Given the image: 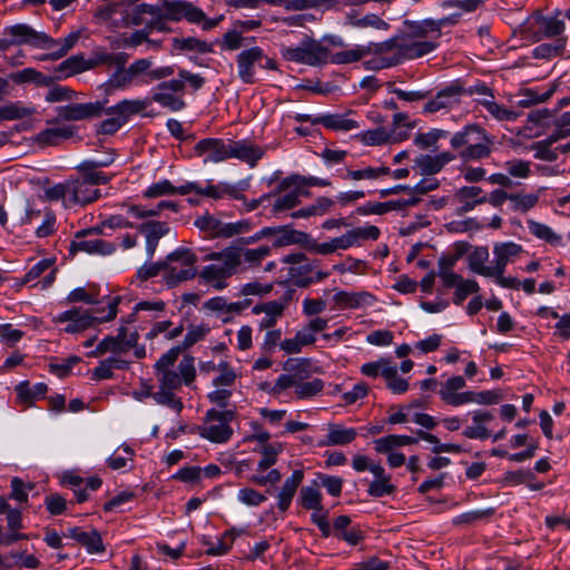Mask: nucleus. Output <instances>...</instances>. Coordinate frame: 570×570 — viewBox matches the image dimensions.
<instances>
[{
  "label": "nucleus",
  "instance_id": "8fccbe9b",
  "mask_svg": "<svg viewBox=\"0 0 570 570\" xmlns=\"http://www.w3.org/2000/svg\"><path fill=\"white\" fill-rule=\"evenodd\" d=\"M527 225L529 232L538 239L544 240L552 246L563 245L562 236L554 232L550 226L534 219H528Z\"/></svg>",
  "mask_w": 570,
  "mask_h": 570
},
{
  "label": "nucleus",
  "instance_id": "a18cd8bd",
  "mask_svg": "<svg viewBox=\"0 0 570 570\" xmlns=\"http://www.w3.org/2000/svg\"><path fill=\"white\" fill-rule=\"evenodd\" d=\"M313 124H320L327 129L341 131H350L360 127V124L356 120L335 114L315 117L313 118Z\"/></svg>",
  "mask_w": 570,
  "mask_h": 570
},
{
  "label": "nucleus",
  "instance_id": "bf43d9fd",
  "mask_svg": "<svg viewBox=\"0 0 570 570\" xmlns=\"http://www.w3.org/2000/svg\"><path fill=\"white\" fill-rule=\"evenodd\" d=\"M374 480L371 482L368 487V494L375 498H380L386 494H391L395 487L391 483V476L385 473L384 468L382 466L381 473H373Z\"/></svg>",
  "mask_w": 570,
  "mask_h": 570
},
{
  "label": "nucleus",
  "instance_id": "aec40b11",
  "mask_svg": "<svg viewBox=\"0 0 570 570\" xmlns=\"http://www.w3.org/2000/svg\"><path fill=\"white\" fill-rule=\"evenodd\" d=\"M380 229L374 225L355 227L345 234L335 237V244L338 250H345L353 246H361L365 240H376L380 237Z\"/></svg>",
  "mask_w": 570,
  "mask_h": 570
},
{
  "label": "nucleus",
  "instance_id": "a211bd4d",
  "mask_svg": "<svg viewBox=\"0 0 570 570\" xmlns=\"http://www.w3.org/2000/svg\"><path fill=\"white\" fill-rule=\"evenodd\" d=\"M312 267L304 254L287 255V285L293 284L297 287H307L312 282L308 275Z\"/></svg>",
  "mask_w": 570,
  "mask_h": 570
},
{
  "label": "nucleus",
  "instance_id": "f03ea898",
  "mask_svg": "<svg viewBox=\"0 0 570 570\" xmlns=\"http://www.w3.org/2000/svg\"><path fill=\"white\" fill-rule=\"evenodd\" d=\"M438 42L424 39L404 40L402 37H393L379 42V51L383 55L379 58H370L364 65L368 70H381L401 63L405 59H417L434 51Z\"/></svg>",
  "mask_w": 570,
  "mask_h": 570
},
{
  "label": "nucleus",
  "instance_id": "c756f323",
  "mask_svg": "<svg viewBox=\"0 0 570 570\" xmlns=\"http://www.w3.org/2000/svg\"><path fill=\"white\" fill-rule=\"evenodd\" d=\"M455 200L460 204L458 215H463L475 208L476 205L487 203V196L478 186H463L455 191Z\"/></svg>",
  "mask_w": 570,
  "mask_h": 570
},
{
  "label": "nucleus",
  "instance_id": "de8ad7c7",
  "mask_svg": "<svg viewBox=\"0 0 570 570\" xmlns=\"http://www.w3.org/2000/svg\"><path fill=\"white\" fill-rule=\"evenodd\" d=\"M482 92L485 94L488 98L480 100V104L493 118L501 121H513L518 118V112L508 109L504 106L499 105L497 101H494L492 94L489 91L487 87L482 88Z\"/></svg>",
  "mask_w": 570,
  "mask_h": 570
},
{
  "label": "nucleus",
  "instance_id": "5fc2aeb1",
  "mask_svg": "<svg viewBox=\"0 0 570 570\" xmlns=\"http://www.w3.org/2000/svg\"><path fill=\"white\" fill-rule=\"evenodd\" d=\"M36 108L22 101H13L0 107V120H17L32 116Z\"/></svg>",
  "mask_w": 570,
  "mask_h": 570
},
{
  "label": "nucleus",
  "instance_id": "dca6fc26",
  "mask_svg": "<svg viewBox=\"0 0 570 570\" xmlns=\"http://www.w3.org/2000/svg\"><path fill=\"white\" fill-rule=\"evenodd\" d=\"M328 48L317 41H304L296 48L287 49V60L306 65L327 63Z\"/></svg>",
  "mask_w": 570,
  "mask_h": 570
},
{
  "label": "nucleus",
  "instance_id": "cd10ccee",
  "mask_svg": "<svg viewBox=\"0 0 570 570\" xmlns=\"http://www.w3.org/2000/svg\"><path fill=\"white\" fill-rule=\"evenodd\" d=\"M472 425L466 426L462 434L471 440H485L491 436L487 424L494 419L491 411L475 410L471 412Z\"/></svg>",
  "mask_w": 570,
  "mask_h": 570
},
{
  "label": "nucleus",
  "instance_id": "5701e85b",
  "mask_svg": "<svg viewBox=\"0 0 570 570\" xmlns=\"http://www.w3.org/2000/svg\"><path fill=\"white\" fill-rule=\"evenodd\" d=\"M376 47H379V42H372L368 43L367 46H355L354 48L337 51L334 53H332L328 50L327 62L345 65L358 61L370 55L372 56L371 58H379L380 56L382 57L383 55L379 51Z\"/></svg>",
  "mask_w": 570,
  "mask_h": 570
},
{
  "label": "nucleus",
  "instance_id": "3c124183",
  "mask_svg": "<svg viewBox=\"0 0 570 570\" xmlns=\"http://www.w3.org/2000/svg\"><path fill=\"white\" fill-rule=\"evenodd\" d=\"M73 130L69 126H56L41 130L36 138V141L42 146H53L60 140L70 138Z\"/></svg>",
  "mask_w": 570,
  "mask_h": 570
},
{
  "label": "nucleus",
  "instance_id": "58836bf2",
  "mask_svg": "<svg viewBox=\"0 0 570 570\" xmlns=\"http://www.w3.org/2000/svg\"><path fill=\"white\" fill-rule=\"evenodd\" d=\"M195 188L193 185L183 184L179 186H175L170 180L168 179H161L159 181H156L151 184L149 187H147L142 196L145 198H158L163 196H173V195H188L191 193V189Z\"/></svg>",
  "mask_w": 570,
  "mask_h": 570
},
{
  "label": "nucleus",
  "instance_id": "20e7f679",
  "mask_svg": "<svg viewBox=\"0 0 570 570\" xmlns=\"http://www.w3.org/2000/svg\"><path fill=\"white\" fill-rule=\"evenodd\" d=\"M119 299L111 298L108 303V312L106 315H99L98 309H82L73 307L57 314L53 322L57 324H66L63 331L69 334H77L94 326L96 323H104L114 320L117 315V306Z\"/></svg>",
  "mask_w": 570,
  "mask_h": 570
},
{
  "label": "nucleus",
  "instance_id": "338daca9",
  "mask_svg": "<svg viewBox=\"0 0 570 570\" xmlns=\"http://www.w3.org/2000/svg\"><path fill=\"white\" fill-rule=\"evenodd\" d=\"M539 198V193L510 194L509 200L513 210L525 213L537 206Z\"/></svg>",
  "mask_w": 570,
  "mask_h": 570
},
{
  "label": "nucleus",
  "instance_id": "f257e3e1",
  "mask_svg": "<svg viewBox=\"0 0 570 570\" xmlns=\"http://www.w3.org/2000/svg\"><path fill=\"white\" fill-rule=\"evenodd\" d=\"M179 355V348H170L163 354L155 364V375L158 382V391L154 394V400L166 405L177 413L183 410V402L176 397L175 392L183 384L190 385L196 376L194 358L185 356L177 367L175 366Z\"/></svg>",
  "mask_w": 570,
  "mask_h": 570
},
{
  "label": "nucleus",
  "instance_id": "412c9836",
  "mask_svg": "<svg viewBox=\"0 0 570 570\" xmlns=\"http://www.w3.org/2000/svg\"><path fill=\"white\" fill-rule=\"evenodd\" d=\"M104 106L101 102H87V104H69L66 106L57 107V115L68 121H77L98 117L101 115Z\"/></svg>",
  "mask_w": 570,
  "mask_h": 570
},
{
  "label": "nucleus",
  "instance_id": "9d476101",
  "mask_svg": "<svg viewBox=\"0 0 570 570\" xmlns=\"http://www.w3.org/2000/svg\"><path fill=\"white\" fill-rule=\"evenodd\" d=\"M197 433L213 443L227 442L233 434L227 413L209 410L203 423L197 426Z\"/></svg>",
  "mask_w": 570,
  "mask_h": 570
},
{
  "label": "nucleus",
  "instance_id": "4be33fe9",
  "mask_svg": "<svg viewBox=\"0 0 570 570\" xmlns=\"http://www.w3.org/2000/svg\"><path fill=\"white\" fill-rule=\"evenodd\" d=\"M101 194L97 187H92L90 181L82 178L69 179V204L70 207L80 205L85 206L98 198Z\"/></svg>",
  "mask_w": 570,
  "mask_h": 570
},
{
  "label": "nucleus",
  "instance_id": "f704fd0d",
  "mask_svg": "<svg viewBox=\"0 0 570 570\" xmlns=\"http://www.w3.org/2000/svg\"><path fill=\"white\" fill-rule=\"evenodd\" d=\"M333 301L342 308H361L372 306L376 298L368 292L338 291L334 294Z\"/></svg>",
  "mask_w": 570,
  "mask_h": 570
},
{
  "label": "nucleus",
  "instance_id": "2eb2a0df",
  "mask_svg": "<svg viewBox=\"0 0 570 570\" xmlns=\"http://www.w3.org/2000/svg\"><path fill=\"white\" fill-rule=\"evenodd\" d=\"M184 90L181 80H168L159 83L153 94V100L171 111H179L185 107L180 94Z\"/></svg>",
  "mask_w": 570,
  "mask_h": 570
},
{
  "label": "nucleus",
  "instance_id": "7c9ffc66",
  "mask_svg": "<svg viewBox=\"0 0 570 570\" xmlns=\"http://www.w3.org/2000/svg\"><path fill=\"white\" fill-rule=\"evenodd\" d=\"M52 265L53 262L49 258L39 261L24 274L22 278L18 279L17 285L23 286L46 274L41 281V287L48 288L52 285L56 278V269L52 267Z\"/></svg>",
  "mask_w": 570,
  "mask_h": 570
},
{
  "label": "nucleus",
  "instance_id": "79ce46f5",
  "mask_svg": "<svg viewBox=\"0 0 570 570\" xmlns=\"http://www.w3.org/2000/svg\"><path fill=\"white\" fill-rule=\"evenodd\" d=\"M489 249L485 246H476L468 256L469 269L480 276L490 277L493 274V265L488 266Z\"/></svg>",
  "mask_w": 570,
  "mask_h": 570
},
{
  "label": "nucleus",
  "instance_id": "4468645a",
  "mask_svg": "<svg viewBox=\"0 0 570 570\" xmlns=\"http://www.w3.org/2000/svg\"><path fill=\"white\" fill-rule=\"evenodd\" d=\"M299 500L303 508L314 510L312 519L317 524L320 531L323 534H328L331 527L326 514L323 512L322 494L317 484L314 482L313 485L302 488Z\"/></svg>",
  "mask_w": 570,
  "mask_h": 570
},
{
  "label": "nucleus",
  "instance_id": "774afa93",
  "mask_svg": "<svg viewBox=\"0 0 570 570\" xmlns=\"http://www.w3.org/2000/svg\"><path fill=\"white\" fill-rule=\"evenodd\" d=\"M132 456L131 448L121 445L107 459V463L112 470H124L132 462Z\"/></svg>",
  "mask_w": 570,
  "mask_h": 570
},
{
  "label": "nucleus",
  "instance_id": "0eeeda50",
  "mask_svg": "<svg viewBox=\"0 0 570 570\" xmlns=\"http://www.w3.org/2000/svg\"><path fill=\"white\" fill-rule=\"evenodd\" d=\"M1 43L4 51L12 46H30L38 49H51L56 43L55 39L42 31L35 30L27 23H16L3 28Z\"/></svg>",
  "mask_w": 570,
  "mask_h": 570
},
{
  "label": "nucleus",
  "instance_id": "6ab92c4d",
  "mask_svg": "<svg viewBox=\"0 0 570 570\" xmlns=\"http://www.w3.org/2000/svg\"><path fill=\"white\" fill-rule=\"evenodd\" d=\"M465 386L466 382L463 376L453 375L441 383L438 394L446 405L460 407L465 405L468 391H462Z\"/></svg>",
  "mask_w": 570,
  "mask_h": 570
},
{
  "label": "nucleus",
  "instance_id": "6e6552de",
  "mask_svg": "<svg viewBox=\"0 0 570 570\" xmlns=\"http://www.w3.org/2000/svg\"><path fill=\"white\" fill-rule=\"evenodd\" d=\"M238 77L244 83H254L256 81V69L263 68L276 70L277 65L274 59L266 56L262 48L252 47L242 50L236 57Z\"/></svg>",
  "mask_w": 570,
  "mask_h": 570
},
{
  "label": "nucleus",
  "instance_id": "c85d7f7f",
  "mask_svg": "<svg viewBox=\"0 0 570 570\" xmlns=\"http://www.w3.org/2000/svg\"><path fill=\"white\" fill-rule=\"evenodd\" d=\"M562 14L561 10H556L554 14L551 17L535 16L533 17L534 23L538 28L537 31V40H541L543 38H553V37H562L561 35L564 31V22L560 19Z\"/></svg>",
  "mask_w": 570,
  "mask_h": 570
},
{
  "label": "nucleus",
  "instance_id": "864d4df0",
  "mask_svg": "<svg viewBox=\"0 0 570 570\" xmlns=\"http://www.w3.org/2000/svg\"><path fill=\"white\" fill-rule=\"evenodd\" d=\"M204 307L219 316H230L239 314L243 311V305L239 302L228 303L223 296H216L207 299Z\"/></svg>",
  "mask_w": 570,
  "mask_h": 570
},
{
  "label": "nucleus",
  "instance_id": "9b49d317",
  "mask_svg": "<svg viewBox=\"0 0 570 570\" xmlns=\"http://www.w3.org/2000/svg\"><path fill=\"white\" fill-rule=\"evenodd\" d=\"M227 249L237 273L258 267L271 254L268 246L249 248L240 244H235L228 246Z\"/></svg>",
  "mask_w": 570,
  "mask_h": 570
},
{
  "label": "nucleus",
  "instance_id": "e2e57ef3",
  "mask_svg": "<svg viewBox=\"0 0 570 570\" xmlns=\"http://www.w3.org/2000/svg\"><path fill=\"white\" fill-rule=\"evenodd\" d=\"M566 42V37H559L551 43H541L533 49V57L537 59L554 58L563 51Z\"/></svg>",
  "mask_w": 570,
  "mask_h": 570
},
{
  "label": "nucleus",
  "instance_id": "6e6d98bb",
  "mask_svg": "<svg viewBox=\"0 0 570 570\" xmlns=\"http://www.w3.org/2000/svg\"><path fill=\"white\" fill-rule=\"evenodd\" d=\"M216 372L217 375L213 379L214 386L232 389L240 377V373L224 360L217 363Z\"/></svg>",
  "mask_w": 570,
  "mask_h": 570
},
{
  "label": "nucleus",
  "instance_id": "72a5a7b5",
  "mask_svg": "<svg viewBox=\"0 0 570 570\" xmlns=\"http://www.w3.org/2000/svg\"><path fill=\"white\" fill-rule=\"evenodd\" d=\"M462 91L460 86L454 85L440 90L432 100L425 104L424 111L436 112L442 109L451 108L459 104Z\"/></svg>",
  "mask_w": 570,
  "mask_h": 570
},
{
  "label": "nucleus",
  "instance_id": "13d9d810",
  "mask_svg": "<svg viewBox=\"0 0 570 570\" xmlns=\"http://www.w3.org/2000/svg\"><path fill=\"white\" fill-rule=\"evenodd\" d=\"M390 174V168L386 166L380 167H364L360 169H346L344 175L345 179L350 180H375L382 176Z\"/></svg>",
  "mask_w": 570,
  "mask_h": 570
},
{
  "label": "nucleus",
  "instance_id": "37998d69",
  "mask_svg": "<svg viewBox=\"0 0 570 570\" xmlns=\"http://www.w3.org/2000/svg\"><path fill=\"white\" fill-rule=\"evenodd\" d=\"M14 390L20 403L31 405L35 401L45 397L48 386L45 383H36L31 386L28 381H22L16 385Z\"/></svg>",
  "mask_w": 570,
  "mask_h": 570
},
{
  "label": "nucleus",
  "instance_id": "a878e982",
  "mask_svg": "<svg viewBox=\"0 0 570 570\" xmlns=\"http://www.w3.org/2000/svg\"><path fill=\"white\" fill-rule=\"evenodd\" d=\"M230 158L238 159L254 167L257 161L264 156V149L250 142L249 140H233L230 139Z\"/></svg>",
  "mask_w": 570,
  "mask_h": 570
},
{
  "label": "nucleus",
  "instance_id": "603ef678",
  "mask_svg": "<svg viewBox=\"0 0 570 570\" xmlns=\"http://www.w3.org/2000/svg\"><path fill=\"white\" fill-rule=\"evenodd\" d=\"M261 453V460L257 462L256 471L257 472H266L271 466H273L278 456L283 453V444L282 443H273V444H263L261 449H255Z\"/></svg>",
  "mask_w": 570,
  "mask_h": 570
},
{
  "label": "nucleus",
  "instance_id": "bb28decb",
  "mask_svg": "<svg viewBox=\"0 0 570 570\" xmlns=\"http://www.w3.org/2000/svg\"><path fill=\"white\" fill-rule=\"evenodd\" d=\"M523 252L521 245L514 242H502L493 245V272H505L507 265Z\"/></svg>",
  "mask_w": 570,
  "mask_h": 570
},
{
  "label": "nucleus",
  "instance_id": "c9c22d12",
  "mask_svg": "<svg viewBox=\"0 0 570 570\" xmlns=\"http://www.w3.org/2000/svg\"><path fill=\"white\" fill-rule=\"evenodd\" d=\"M453 159L454 155L450 151H443L438 155H422L415 159V166L421 175L432 176L440 173Z\"/></svg>",
  "mask_w": 570,
  "mask_h": 570
},
{
  "label": "nucleus",
  "instance_id": "c03bdc74",
  "mask_svg": "<svg viewBox=\"0 0 570 570\" xmlns=\"http://www.w3.org/2000/svg\"><path fill=\"white\" fill-rule=\"evenodd\" d=\"M445 288H454L453 303L461 305L469 295H475L480 291V285L475 279L463 278L461 275L450 285H443Z\"/></svg>",
  "mask_w": 570,
  "mask_h": 570
},
{
  "label": "nucleus",
  "instance_id": "393cba45",
  "mask_svg": "<svg viewBox=\"0 0 570 570\" xmlns=\"http://www.w3.org/2000/svg\"><path fill=\"white\" fill-rule=\"evenodd\" d=\"M326 435L318 442L320 446H344L352 443L357 436V430L337 423H330Z\"/></svg>",
  "mask_w": 570,
  "mask_h": 570
},
{
  "label": "nucleus",
  "instance_id": "f8f14e48",
  "mask_svg": "<svg viewBox=\"0 0 570 570\" xmlns=\"http://www.w3.org/2000/svg\"><path fill=\"white\" fill-rule=\"evenodd\" d=\"M167 17L171 20L186 19L190 23H202L204 30H209L216 27L218 20L208 19L205 12L187 1H174L166 6Z\"/></svg>",
  "mask_w": 570,
  "mask_h": 570
},
{
  "label": "nucleus",
  "instance_id": "b1692460",
  "mask_svg": "<svg viewBox=\"0 0 570 570\" xmlns=\"http://www.w3.org/2000/svg\"><path fill=\"white\" fill-rule=\"evenodd\" d=\"M558 135L552 132L544 140L538 141L533 147L534 157L546 161H553L560 154H567L570 150V140L558 145L562 140Z\"/></svg>",
  "mask_w": 570,
  "mask_h": 570
},
{
  "label": "nucleus",
  "instance_id": "e433bc0d",
  "mask_svg": "<svg viewBox=\"0 0 570 570\" xmlns=\"http://www.w3.org/2000/svg\"><path fill=\"white\" fill-rule=\"evenodd\" d=\"M146 237V250L151 257L161 237L169 233V226L165 222L150 220L137 226Z\"/></svg>",
  "mask_w": 570,
  "mask_h": 570
},
{
  "label": "nucleus",
  "instance_id": "ddd939ff",
  "mask_svg": "<svg viewBox=\"0 0 570 570\" xmlns=\"http://www.w3.org/2000/svg\"><path fill=\"white\" fill-rule=\"evenodd\" d=\"M445 23V19L433 20L424 19L421 21H405L401 33L396 37H402L404 40L424 39L436 41L441 37V28Z\"/></svg>",
  "mask_w": 570,
  "mask_h": 570
},
{
  "label": "nucleus",
  "instance_id": "680f3d73",
  "mask_svg": "<svg viewBox=\"0 0 570 570\" xmlns=\"http://www.w3.org/2000/svg\"><path fill=\"white\" fill-rule=\"evenodd\" d=\"M459 261L451 254L441 256L438 261V276L443 285H450L454 279H458L460 274L454 272V267Z\"/></svg>",
  "mask_w": 570,
  "mask_h": 570
},
{
  "label": "nucleus",
  "instance_id": "4c0bfd02",
  "mask_svg": "<svg viewBox=\"0 0 570 570\" xmlns=\"http://www.w3.org/2000/svg\"><path fill=\"white\" fill-rule=\"evenodd\" d=\"M309 188L307 176L296 174L287 176V209L298 205L302 198L311 197Z\"/></svg>",
  "mask_w": 570,
  "mask_h": 570
},
{
  "label": "nucleus",
  "instance_id": "1a4fd4ad",
  "mask_svg": "<svg viewBox=\"0 0 570 570\" xmlns=\"http://www.w3.org/2000/svg\"><path fill=\"white\" fill-rule=\"evenodd\" d=\"M194 225L210 238H229L250 230V223L248 220L227 223L210 214L197 217Z\"/></svg>",
  "mask_w": 570,
  "mask_h": 570
},
{
  "label": "nucleus",
  "instance_id": "49530a36",
  "mask_svg": "<svg viewBox=\"0 0 570 570\" xmlns=\"http://www.w3.org/2000/svg\"><path fill=\"white\" fill-rule=\"evenodd\" d=\"M71 247L76 250L86 252L88 254L109 255L115 252V246L111 243L99 238L83 239L80 236H77V239L72 242Z\"/></svg>",
  "mask_w": 570,
  "mask_h": 570
},
{
  "label": "nucleus",
  "instance_id": "052dcab7",
  "mask_svg": "<svg viewBox=\"0 0 570 570\" xmlns=\"http://www.w3.org/2000/svg\"><path fill=\"white\" fill-rule=\"evenodd\" d=\"M173 46L176 50L186 52L206 53L212 50L208 42L196 37L174 38Z\"/></svg>",
  "mask_w": 570,
  "mask_h": 570
},
{
  "label": "nucleus",
  "instance_id": "4d7b16f0",
  "mask_svg": "<svg viewBox=\"0 0 570 570\" xmlns=\"http://www.w3.org/2000/svg\"><path fill=\"white\" fill-rule=\"evenodd\" d=\"M135 80L136 78L127 68L118 69L105 83L106 92L110 95L116 90H126L135 82Z\"/></svg>",
  "mask_w": 570,
  "mask_h": 570
},
{
  "label": "nucleus",
  "instance_id": "423d86ee",
  "mask_svg": "<svg viewBox=\"0 0 570 570\" xmlns=\"http://www.w3.org/2000/svg\"><path fill=\"white\" fill-rule=\"evenodd\" d=\"M203 259L209 264L198 273L199 279L216 291L226 288L227 279L237 274L227 247L220 252H210Z\"/></svg>",
  "mask_w": 570,
  "mask_h": 570
},
{
  "label": "nucleus",
  "instance_id": "09e8293b",
  "mask_svg": "<svg viewBox=\"0 0 570 570\" xmlns=\"http://www.w3.org/2000/svg\"><path fill=\"white\" fill-rule=\"evenodd\" d=\"M324 387V382L321 379L313 377L307 381H301L289 385L291 399L304 400L309 399L318 394Z\"/></svg>",
  "mask_w": 570,
  "mask_h": 570
},
{
  "label": "nucleus",
  "instance_id": "0e129e2a",
  "mask_svg": "<svg viewBox=\"0 0 570 570\" xmlns=\"http://www.w3.org/2000/svg\"><path fill=\"white\" fill-rule=\"evenodd\" d=\"M206 547L204 553L208 556H223L229 551L233 546V537H207L204 540Z\"/></svg>",
  "mask_w": 570,
  "mask_h": 570
},
{
  "label": "nucleus",
  "instance_id": "7ed1b4c3",
  "mask_svg": "<svg viewBox=\"0 0 570 570\" xmlns=\"http://www.w3.org/2000/svg\"><path fill=\"white\" fill-rule=\"evenodd\" d=\"M450 145L463 161H475L490 156L493 138L480 126L466 125L452 136Z\"/></svg>",
  "mask_w": 570,
  "mask_h": 570
},
{
  "label": "nucleus",
  "instance_id": "f3484780",
  "mask_svg": "<svg viewBox=\"0 0 570 570\" xmlns=\"http://www.w3.org/2000/svg\"><path fill=\"white\" fill-rule=\"evenodd\" d=\"M230 139L206 138L195 146V153L204 157V163H222L230 159Z\"/></svg>",
  "mask_w": 570,
  "mask_h": 570
},
{
  "label": "nucleus",
  "instance_id": "ea45409f",
  "mask_svg": "<svg viewBox=\"0 0 570 570\" xmlns=\"http://www.w3.org/2000/svg\"><path fill=\"white\" fill-rule=\"evenodd\" d=\"M150 105V99H124L107 109L108 115L119 116L126 124L134 116L144 112Z\"/></svg>",
  "mask_w": 570,
  "mask_h": 570
},
{
  "label": "nucleus",
  "instance_id": "69168bd1",
  "mask_svg": "<svg viewBox=\"0 0 570 570\" xmlns=\"http://www.w3.org/2000/svg\"><path fill=\"white\" fill-rule=\"evenodd\" d=\"M129 351L126 345L120 344L114 336H106L98 343L95 350L88 353L89 357H99L106 353L121 354Z\"/></svg>",
  "mask_w": 570,
  "mask_h": 570
},
{
  "label": "nucleus",
  "instance_id": "39448f33",
  "mask_svg": "<svg viewBox=\"0 0 570 570\" xmlns=\"http://www.w3.org/2000/svg\"><path fill=\"white\" fill-rule=\"evenodd\" d=\"M197 256L186 247H178L168 254L164 261L163 278L173 287L179 283L189 281L197 275Z\"/></svg>",
  "mask_w": 570,
  "mask_h": 570
},
{
  "label": "nucleus",
  "instance_id": "473e14b6",
  "mask_svg": "<svg viewBox=\"0 0 570 570\" xmlns=\"http://www.w3.org/2000/svg\"><path fill=\"white\" fill-rule=\"evenodd\" d=\"M285 304L279 301H271L262 304H256L252 308L255 315H263L259 320V327L263 330L271 328L276 325L278 320L282 318Z\"/></svg>",
  "mask_w": 570,
  "mask_h": 570
},
{
  "label": "nucleus",
  "instance_id": "2f4dec72",
  "mask_svg": "<svg viewBox=\"0 0 570 570\" xmlns=\"http://www.w3.org/2000/svg\"><path fill=\"white\" fill-rule=\"evenodd\" d=\"M320 367L308 358H292L287 361V387L301 381H307Z\"/></svg>",
  "mask_w": 570,
  "mask_h": 570
},
{
  "label": "nucleus",
  "instance_id": "a19ab883",
  "mask_svg": "<svg viewBox=\"0 0 570 570\" xmlns=\"http://www.w3.org/2000/svg\"><path fill=\"white\" fill-rule=\"evenodd\" d=\"M187 185L195 186V188L191 189V193H196L197 195L208 198L222 199L225 196H230L235 199L240 198L238 189L228 183H218L217 185L207 184L205 187H202L195 181H189Z\"/></svg>",
  "mask_w": 570,
  "mask_h": 570
}]
</instances>
